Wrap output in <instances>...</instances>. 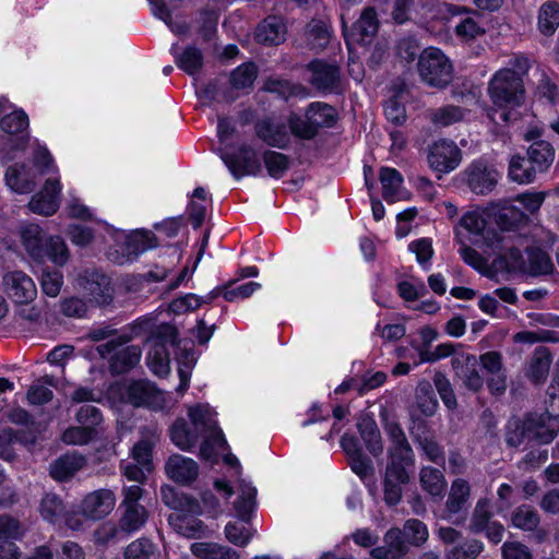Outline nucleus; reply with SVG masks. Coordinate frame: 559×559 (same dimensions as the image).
I'll list each match as a JSON object with an SVG mask.
<instances>
[{"label":"nucleus","instance_id":"f257e3e1","mask_svg":"<svg viewBox=\"0 0 559 559\" xmlns=\"http://www.w3.org/2000/svg\"><path fill=\"white\" fill-rule=\"evenodd\" d=\"M191 427L183 418H177L169 435L173 443L183 451L191 450L203 435L217 426L216 413L209 404H195L188 408Z\"/></svg>","mask_w":559,"mask_h":559},{"label":"nucleus","instance_id":"f03ea898","mask_svg":"<svg viewBox=\"0 0 559 559\" xmlns=\"http://www.w3.org/2000/svg\"><path fill=\"white\" fill-rule=\"evenodd\" d=\"M21 237L25 250L35 261L43 262L48 259L58 265L67 263L68 248L61 237L47 236L36 224L24 226Z\"/></svg>","mask_w":559,"mask_h":559},{"label":"nucleus","instance_id":"7ed1b4c3","mask_svg":"<svg viewBox=\"0 0 559 559\" xmlns=\"http://www.w3.org/2000/svg\"><path fill=\"white\" fill-rule=\"evenodd\" d=\"M492 103L500 108L519 107L524 102L525 88L522 78L511 69L495 73L488 85Z\"/></svg>","mask_w":559,"mask_h":559},{"label":"nucleus","instance_id":"20e7f679","mask_svg":"<svg viewBox=\"0 0 559 559\" xmlns=\"http://www.w3.org/2000/svg\"><path fill=\"white\" fill-rule=\"evenodd\" d=\"M417 69L421 81L431 87L442 90L453 80V64L439 48L424 49L419 53Z\"/></svg>","mask_w":559,"mask_h":559},{"label":"nucleus","instance_id":"39448f33","mask_svg":"<svg viewBox=\"0 0 559 559\" xmlns=\"http://www.w3.org/2000/svg\"><path fill=\"white\" fill-rule=\"evenodd\" d=\"M145 490L139 485L124 486L121 490L122 500L119 504V530L132 534L141 530L147 522L150 513L141 503Z\"/></svg>","mask_w":559,"mask_h":559},{"label":"nucleus","instance_id":"423d86ee","mask_svg":"<svg viewBox=\"0 0 559 559\" xmlns=\"http://www.w3.org/2000/svg\"><path fill=\"white\" fill-rule=\"evenodd\" d=\"M308 83L323 95H340L344 91L341 67L335 61L313 59L307 66Z\"/></svg>","mask_w":559,"mask_h":559},{"label":"nucleus","instance_id":"0eeeda50","mask_svg":"<svg viewBox=\"0 0 559 559\" xmlns=\"http://www.w3.org/2000/svg\"><path fill=\"white\" fill-rule=\"evenodd\" d=\"M177 331L169 324L160 325L147 340L151 350L147 354V365L150 369L158 376H165L169 372V353L168 345L177 344Z\"/></svg>","mask_w":559,"mask_h":559},{"label":"nucleus","instance_id":"6e6552de","mask_svg":"<svg viewBox=\"0 0 559 559\" xmlns=\"http://www.w3.org/2000/svg\"><path fill=\"white\" fill-rule=\"evenodd\" d=\"M128 342L129 337L123 335L109 340L96 348L100 357L110 359V369L114 373H124L140 361V348L134 345L123 347Z\"/></svg>","mask_w":559,"mask_h":559},{"label":"nucleus","instance_id":"1a4fd4ad","mask_svg":"<svg viewBox=\"0 0 559 559\" xmlns=\"http://www.w3.org/2000/svg\"><path fill=\"white\" fill-rule=\"evenodd\" d=\"M221 158L231 176L237 180L245 176H258L261 174L262 166L257 152L247 143L240 144L237 152L222 153Z\"/></svg>","mask_w":559,"mask_h":559},{"label":"nucleus","instance_id":"9d476101","mask_svg":"<svg viewBox=\"0 0 559 559\" xmlns=\"http://www.w3.org/2000/svg\"><path fill=\"white\" fill-rule=\"evenodd\" d=\"M427 162L433 171L448 174L461 164L462 151L455 142L442 139L428 146Z\"/></svg>","mask_w":559,"mask_h":559},{"label":"nucleus","instance_id":"9b49d317","mask_svg":"<svg viewBox=\"0 0 559 559\" xmlns=\"http://www.w3.org/2000/svg\"><path fill=\"white\" fill-rule=\"evenodd\" d=\"M463 180L476 194H488L498 182V171L488 165L485 159L472 162L463 171Z\"/></svg>","mask_w":559,"mask_h":559},{"label":"nucleus","instance_id":"f8f14e48","mask_svg":"<svg viewBox=\"0 0 559 559\" xmlns=\"http://www.w3.org/2000/svg\"><path fill=\"white\" fill-rule=\"evenodd\" d=\"M2 284L8 297L15 304L28 305L37 296V288L26 273L22 271H11L3 275Z\"/></svg>","mask_w":559,"mask_h":559},{"label":"nucleus","instance_id":"ddd939ff","mask_svg":"<svg viewBox=\"0 0 559 559\" xmlns=\"http://www.w3.org/2000/svg\"><path fill=\"white\" fill-rule=\"evenodd\" d=\"M469 496L471 486L465 479L457 478L453 480L445 501L443 519L455 525L463 524L466 515L461 513L467 510Z\"/></svg>","mask_w":559,"mask_h":559},{"label":"nucleus","instance_id":"4468645a","mask_svg":"<svg viewBox=\"0 0 559 559\" xmlns=\"http://www.w3.org/2000/svg\"><path fill=\"white\" fill-rule=\"evenodd\" d=\"M341 19L345 39H352L362 46L371 43L379 28L377 12L371 7L364 9L360 17L353 24L350 33H348L344 13H342Z\"/></svg>","mask_w":559,"mask_h":559},{"label":"nucleus","instance_id":"2eb2a0df","mask_svg":"<svg viewBox=\"0 0 559 559\" xmlns=\"http://www.w3.org/2000/svg\"><path fill=\"white\" fill-rule=\"evenodd\" d=\"M413 5L418 10L417 15H415V22L417 23L428 20H449L471 12L466 7L439 0H413Z\"/></svg>","mask_w":559,"mask_h":559},{"label":"nucleus","instance_id":"dca6fc26","mask_svg":"<svg viewBox=\"0 0 559 559\" xmlns=\"http://www.w3.org/2000/svg\"><path fill=\"white\" fill-rule=\"evenodd\" d=\"M116 506V495L111 489L102 488L87 493L81 502V511L86 519L98 521L111 513Z\"/></svg>","mask_w":559,"mask_h":559},{"label":"nucleus","instance_id":"f3484780","mask_svg":"<svg viewBox=\"0 0 559 559\" xmlns=\"http://www.w3.org/2000/svg\"><path fill=\"white\" fill-rule=\"evenodd\" d=\"M127 401L133 406H146L153 409L162 408L164 404L163 393L146 380L131 382L126 390Z\"/></svg>","mask_w":559,"mask_h":559},{"label":"nucleus","instance_id":"a211bd4d","mask_svg":"<svg viewBox=\"0 0 559 559\" xmlns=\"http://www.w3.org/2000/svg\"><path fill=\"white\" fill-rule=\"evenodd\" d=\"M414 442L417 444L421 454L430 462L443 466L445 463V454L443 448L438 443L436 438L428 430V426L424 420L415 423L411 429Z\"/></svg>","mask_w":559,"mask_h":559},{"label":"nucleus","instance_id":"6ab92c4d","mask_svg":"<svg viewBox=\"0 0 559 559\" xmlns=\"http://www.w3.org/2000/svg\"><path fill=\"white\" fill-rule=\"evenodd\" d=\"M79 284L95 304L104 306L111 302L112 287L109 277L105 274L85 271L84 275L80 277Z\"/></svg>","mask_w":559,"mask_h":559},{"label":"nucleus","instance_id":"aec40b11","mask_svg":"<svg viewBox=\"0 0 559 559\" xmlns=\"http://www.w3.org/2000/svg\"><path fill=\"white\" fill-rule=\"evenodd\" d=\"M452 368L463 384L471 391L478 392L484 385V379L479 373V364L475 355L461 354L451 360Z\"/></svg>","mask_w":559,"mask_h":559},{"label":"nucleus","instance_id":"412c9836","mask_svg":"<svg viewBox=\"0 0 559 559\" xmlns=\"http://www.w3.org/2000/svg\"><path fill=\"white\" fill-rule=\"evenodd\" d=\"M61 186L58 179L48 178L41 191L32 197L28 207L33 213L52 215L60 202Z\"/></svg>","mask_w":559,"mask_h":559},{"label":"nucleus","instance_id":"4be33fe9","mask_svg":"<svg viewBox=\"0 0 559 559\" xmlns=\"http://www.w3.org/2000/svg\"><path fill=\"white\" fill-rule=\"evenodd\" d=\"M527 425L531 426L530 441L539 444H548L556 437L559 431V423L548 412L540 414L530 413L526 415Z\"/></svg>","mask_w":559,"mask_h":559},{"label":"nucleus","instance_id":"5701e85b","mask_svg":"<svg viewBox=\"0 0 559 559\" xmlns=\"http://www.w3.org/2000/svg\"><path fill=\"white\" fill-rule=\"evenodd\" d=\"M254 133L263 143L271 147L286 150L290 145V134L284 123H276L271 118L258 120Z\"/></svg>","mask_w":559,"mask_h":559},{"label":"nucleus","instance_id":"b1692460","mask_svg":"<svg viewBox=\"0 0 559 559\" xmlns=\"http://www.w3.org/2000/svg\"><path fill=\"white\" fill-rule=\"evenodd\" d=\"M167 476L177 484L189 485L198 478V463L181 454H173L165 464Z\"/></svg>","mask_w":559,"mask_h":559},{"label":"nucleus","instance_id":"393cba45","mask_svg":"<svg viewBox=\"0 0 559 559\" xmlns=\"http://www.w3.org/2000/svg\"><path fill=\"white\" fill-rule=\"evenodd\" d=\"M496 222L501 229V235L513 231L519 235L520 229L528 223L527 214L518 205L506 202L496 214Z\"/></svg>","mask_w":559,"mask_h":559},{"label":"nucleus","instance_id":"a878e982","mask_svg":"<svg viewBox=\"0 0 559 559\" xmlns=\"http://www.w3.org/2000/svg\"><path fill=\"white\" fill-rule=\"evenodd\" d=\"M497 240V248L503 251V257L509 261L510 267L520 271L525 270L526 259L524 258L522 249L520 248L524 240L522 235H500Z\"/></svg>","mask_w":559,"mask_h":559},{"label":"nucleus","instance_id":"bb28decb","mask_svg":"<svg viewBox=\"0 0 559 559\" xmlns=\"http://www.w3.org/2000/svg\"><path fill=\"white\" fill-rule=\"evenodd\" d=\"M286 26L283 20L272 15L263 20L257 27L255 38L263 45H280L285 40Z\"/></svg>","mask_w":559,"mask_h":559},{"label":"nucleus","instance_id":"cd10ccee","mask_svg":"<svg viewBox=\"0 0 559 559\" xmlns=\"http://www.w3.org/2000/svg\"><path fill=\"white\" fill-rule=\"evenodd\" d=\"M199 514H186L173 512L168 515L169 525L180 535L188 538L201 537L205 532V526L197 516Z\"/></svg>","mask_w":559,"mask_h":559},{"label":"nucleus","instance_id":"c85d7f7f","mask_svg":"<svg viewBox=\"0 0 559 559\" xmlns=\"http://www.w3.org/2000/svg\"><path fill=\"white\" fill-rule=\"evenodd\" d=\"M85 464L86 460L83 455L78 453H68L50 464L49 473L53 479L64 481L82 469Z\"/></svg>","mask_w":559,"mask_h":559},{"label":"nucleus","instance_id":"c756f323","mask_svg":"<svg viewBox=\"0 0 559 559\" xmlns=\"http://www.w3.org/2000/svg\"><path fill=\"white\" fill-rule=\"evenodd\" d=\"M357 429L367 450L373 456L380 455L383 452V443L376 420L368 415H364L358 419Z\"/></svg>","mask_w":559,"mask_h":559},{"label":"nucleus","instance_id":"7c9ffc66","mask_svg":"<svg viewBox=\"0 0 559 559\" xmlns=\"http://www.w3.org/2000/svg\"><path fill=\"white\" fill-rule=\"evenodd\" d=\"M527 158L539 174L546 173L555 160L556 151L546 140L534 141L526 151Z\"/></svg>","mask_w":559,"mask_h":559},{"label":"nucleus","instance_id":"2f4dec72","mask_svg":"<svg viewBox=\"0 0 559 559\" xmlns=\"http://www.w3.org/2000/svg\"><path fill=\"white\" fill-rule=\"evenodd\" d=\"M177 45L171 47V53L175 57L177 67L188 75H195L203 67L204 56L200 48L191 45L186 47L181 52H177Z\"/></svg>","mask_w":559,"mask_h":559},{"label":"nucleus","instance_id":"473e14b6","mask_svg":"<svg viewBox=\"0 0 559 559\" xmlns=\"http://www.w3.org/2000/svg\"><path fill=\"white\" fill-rule=\"evenodd\" d=\"M534 164L527 157L513 155L509 160L508 176L511 181L520 185H528L536 180L537 175Z\"/></svg>","mask_w":559,"mask_h":559},{"label":"nucleus","instance_id":"72a5a7b5","mask_svg":"<svg viewBox=\"0 0 559 559\" xmlns=\"http://www.w3.org/2000/svg\"><path fill=\"white\" fill-rule=\"evenodd\" d=\"M305 111L318 132L323 128H333L338 119L336 109L323 102L310 103Z\"/></svg>","mask_w":559,"mask_h":559},{"label":"nucleus","instance_id":"f704fd0d","mask_svg":"<svg viewBox=\"0 0 559 559\" xmlns=\"http://www.w3.org/2000/svg\"><path fill=\"white\" fill-rule=\"evenodd\" d=\"M551 364V355L547 347L535 348L526 370L527 378L535 384L546 380Z\"/></svg>","mask_w":559,"mask_h":559},{"label":"nucleus","instance_id":"c9c22d12","mask_svg":"<svg viewBox=\"0 0 559 559\" xmlns=\"http://www.w3.org/2000/svg\"><path fill=\"white\" fill-rule=\"evenodd\" d=\"M38 512L44 521L58 524L66 519L67 507L58 495L47 492L40 499Z\"/></svg>","mask_w":559,"mask_h":559},{"label":"nucleus","instance_id":"e433bc0d","mask_svg":"<svg viewBox=\"0 0 559 559\" xmlns=\"http://www.w3.org/2000/svg\"><path fill=\"white\" fill-rule=\"evenodd\" d=\"M7 185L17 193H31L35 189L34 177L25 164H15L5 171Z\"/></svg>","mask_w":559,"mask_h":559},{"label":"nucleus","instance_id":"4c0bfd02","mask_svg":"<svg viewBox=\"0 0 559 559\" xmlns=\"http://www.w3.org/2000/svg\"><path fill=\"white\" fill-rule=\"evenodd\" d=\"M379 180L382 186V197L388 203H394L401 200L403 176L397 169L381 167L379 171Z\"/></svg>","mask_w":559,"mask_h":559},{"label":"nucleus","instance_id":"58836bf2","mask_svg":"<svg viewBox=\"0 0 559 559\" xmlns=\"http://www.w3.org/2000/svg\"><path fill=\"white\" fill-rule=\"evenodd\" d=\"M526 250V269L522 270L532 275H547L555 270L554 263L546 251L540 248H528Z\"/></svg>","mask_w":559,"mask_h":559},{"label":"nucleus","instance_id":"ea45409f","mask_svg":"<svg viewBox=\"0 0 559 559\" xmlns=\"http://www.w3.org/2000/svg\"><path fill=\"white\" fill-rule=\"evenodd\" d=\"M191 552L200 559H238L239 554L228 547L217 543H193Z\"/></svg>","mask_w":559,"mask_h":559},{"label":"nucleus","instance_id":"a19ab883","mask_svg":"<svg viewBox=\"0 0 559 559\" xmlns=\"http://www.w3.org/2000/svg\"><path fill=\"white\" fill-rule=\"evenodd\" d=\"M305 37L310 49L321 51L330 43L331 31L325 22L311 20L306 26Z\"/></svg>","mask_w":559,"mask_h":559},{"label":"nucleus","instance_id":"79ce46f5","mask_svg":"<svg viewBox=\"0 0 559 559\" xmlns=\"http://www.w3.org/2000/svg\"><path fill=\"white\" fill-rule=\"evenodd\" d=\"M419 481L423 490L432 497H442L447 487V480L442 471L431 466H424L419 473Z\"/></svg>","mask_w":559,"mask_h":559},{"label":"nucleus","instance_id":"37998d69","mask_svg":"<svg viewBox=\"0 0 559 559\" xmlns=\"http://www.w3.org/2000/svg\"><path fill=\"white\" fill-rule=\"evenodd\" d=\"M57 379L53 376L46 374L36 380L27 391V401L32 405H44L53 397V392L49 386H56Z\"/></svg>","mask_w":559,"mask_h":559},{"label":"nucleus","instance_id":"c03bdc74","mask_svg":"<svg viewBox=\"0 0 559 559\" xmlns=\"http://www.w3.org/2000/svg\"><path fill=\"white\" fill-rule=\"evenodd\" d=\"M239 490L240 493L234 503V509L239 520L250 521L255 507L257 489L250 484L241 483Z\"/></svg>","mask_w":559,"mask_h":559},{"label":"nucleus","instance_id":"a18cd8bd","mask_svg":"<svg viewBox=\"0 0 559 559\" xmlns=\"http://www.w3.org/2000/svg\"><path fill=\"white\" fill-rule=\"evenodd\" d=\"M263 164L267 175L274 179H281L290 167V157L272 150L262 153Z\"/></svg>","mask_w":559,"mask_h":559},{"label":"nucleus","instance_id":"49530a36","mask_svg":"<svg viewBox=\"0 0 559 559\" xmlns=\"http://www.w3.org/2000/svg\"><path fill=\"white\" fill-rule=\"evenodd\" d=\"M416 405L425 416H433L438 408V400L436 397L431 383L423 380L418 383L415 392Z\"/></svg>","mask_w":559,"mask_h":559},{"label":"nucleus","instance_id":"de8ad7c7","mask_svg":"<svg viewBox=\"0 0 559 559\" xmlns=\"http://www.w3.org/2000/svg\"><path fill=\"white\" fill-rule=\"evenodd\" d=\"M490 500L487 498H480L471 516L468 531L472 534H480L487 528V526L492 522V512L490 510Z\"/></svg>","mask_w":559,"mask_h":559},{"label":"nucleus","instance_id":"09e8293b","mask_svg":"<svg viewBox=\"0 0 559 559\" xmlns=\"http://www.w3.org/2000/svg\"><path fill=\"white\" fill-rule=\"evenodd\" d=\"M559 26V3L546 1L538 12V29L546 36L552 35Z\"/></svg>","mask_w":559,"mask_h":559},{"label":"nucleus","instance_id":"8fccbe9b","mask_svg":"<svg viewBox=\"0 0 559 559\" xmlns=\"http://www.w3.org/2000/svg\"><path fill=\"white\" fill-rule=\"evenodd\" d=\"M287 126L290 134L299 140L311 141L319 134L306 111L304 117L292 112L287 118Z\"/></svg>","mask_w":559,"mask_h":559},{"label":"nucleus","instance_id":"3c124183","mask_svg":"<svg viewBox=\"0 0 559 559\" xmlns=\"http://www.w3.org/2000/svg\"><path fill=\"white\" fill-rule=\"evenodd\" d=\"M484 543L479 539H465L445 550V559H477L484 551Z\"/></svg>","mask_w":559,"mask_h":559},{"label":"nucleus","instance_id":"603ef678","mask_svg":"<svg viewBox=\"0 0 559 559\" xmlns=\"http://www.w3.org/2000/svg\"><path fill=\"white\" fill-rule=\"evenodd\" d=\"M466 109L460 106L447 105L431 110L429 118L430 121L436 126L449 127L453 123L462 121L466 115Z\"/></svg>","mask_w":559,"mask_h":559},{"label":"nucleus","instance_id":"864d4df0","mask_svg":"<svg viewBox=\"0 0 559 559\" xmlns=\"http://www.w3.org/2000/svg\"><path fill=\"white\" fill-rule=\"evenodd\" d=\"M538 512L531 506H519L511 515V523L514 527L526 532H533L539 525Z\"/></svg>","mask_w":559,"mask_h":559},{"label":"nucleus","instance_id":"5fc2aeb1","mask_svg":"<svg viewBox=\"0 0 559 559\" xmlns=\"http://www.w3.org/2000/svg\"><path fill=\"white\" fill-rule=\"evenodd\" d=\"M531 426L527 425V417L523 420L515 418L509 420L506 427V443L510 448H518L524 442L530 441Z\"/></svg>","mask_w":559,"mask_h":559},{"label":"nucleus","instance_id":"6e6d98bb","mask_svg":"<svg viewBox=\"0 0 559 559\" xmlns=\"http://www.w3.org/2000/svg\"><path fill=\"white\" fill-rule=\"evenodd\" d=\"M257 76V66L253 62H245L231 71L229 82L233 88L245 90L252 87Z\"/></svg>","mask_w":559,"mask_h":559},{"label":"nucleus","instance_id":"4d7b16f0","mask_svg":"<svg viewBox=\"0 0 559 559\" xmlns=\"http://www.w3.org/2000/svg\"><path fill=\"white\" fill-rule=\"evenodd\" d=\"M225 536L229 543L238 547L248 545L253 536L250 521L239 520L227 523L225 526Z\"/></svg>","mask_w":559,"mask_h":559},{"label":"nucleus","instance_id":"13d9d810","mask_svg":"<svg viewBox=\"0 0 559 559\" xmlns=\"http://www.w3.org/2000/svg\"><path fill=\"white\" fill-rule=\"evenodd\" d=\"M157 239L150 230H136L128 236L126 248L129 254L139 255L140 253L157 247Z\"/></svg>","mask_w":559,"mask_h":559},{"label":"nucleus","instance_id":"bf43d9fd","mask_svg":"<svg viewBox=\"0 0 559 559\" xmlns=\"http://www.w3.org/2000/svg\"><path fill=\"white\" fill-rule=\"evenodd\" d=\"M300 85L280 76H269L264 80L262 91L276 94L283 99H288L298 94Z\"/></svg>","mask_w":559,"mask_h":559},{"label":"nucleus","instance_id":"052dcab7","mask_svg":"<svg viewBox=\"0 0 559 559\" xmlns=\"http://www.w3.org/2000/svg\"><path fill=\"white\" fill-rule=\"evenodd\" d=\"M197 94L199 98L209 103H231L236 99V96H234L227 87H223L218 80L209 82L203 88L198 91Z\"/></svg>","mask_w":559,"mask_h":559},{"label":"nucleus","instance_id":"680f3d73","mask_svg":"<svg viewBox=\"0 0 559 559\" xmlns=\"http://www.w3.org/2000/svg\"><path fill=\"white\" fill-rule=\"evenodd\" d=\"M384 544L389 547V551L392 554V559H403L409 549V544L404 537L401 528H390L384 537Z\"/></svg>","mask_w":559,"mask_h":559},{"label":"nucleus","instance_id":"e2e57ef3","mask_svg":"<svg viewBox=\"0 0 559 559\" xmlns=\"http://www.w3.org/2000/svg\"><path fill=\"white\" fill-rule=\"evenodd\" d=\"M411 546L419 547L428 539V528L417 519H409L401 530Z\"/></svg>","mask_w":559,"mask_h":559},{"label":"nucleus","instance_id":"0e129e2a","mask_svg":"<svg viewBox=\"0 0 559 559\" xmlns=\"http://www.w3.org/2000/svg\"><path fill=\"white\" fill-rule=\"evenodd\" d=\"M98 430L93 427L74 426L69 427L62 433V441L67 444L84 445L93 441Z\"/></svg>","mask_w":559,"mask_h":559},{"label":"nucleus","instance_id":"69168bd1","mask_svg":"<svg viewBox=\"0 0 559 559\" xmlns=\"http://www.w3.org/2000/svg\"><path fill=\"white\" fill-rule=\"evenodd\" d=\"M236 280H231L222 286L223 297L229 302H234L238 299H245L250 297L261 285L257 282L243 283L237 287H234Z\"/></svg>","mask_w":559,"mask_h":559},{"label":"nucleus","instance_id":"338daca9","mask_svg":"<svg viewBox=\"0 0 559 559\" xmlns=\"http://www.w3.org/2000/svg\"><path fill=\"white\" fill-rule=\"evenodd\" d=\"M166 506L170 507L174 512L186 514H201L202 508L199 501L185 493H171V500H166Z\"/></svg>","mask_w":559,"mask_h":559},{"label":"nucleus","instance_id":"774afa93","mask_svg":"<svg viewBox=\"0 0 559 559\" xmlns=\"http://www.w3.org/2000/svg\"><path fill=\"white\" fill-rule=\"evenodd\" d=\"M154 550L155 546L148 538H138L124 549V559H151Z\"/></svg>","mask_w":559,"mask_h":559}]
</instances>
